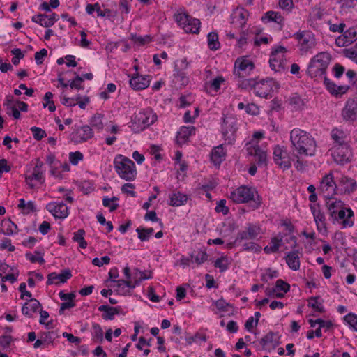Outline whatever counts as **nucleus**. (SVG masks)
<instances>
[{"instance_id": "nucleus-1", "label": "nucleus", "mask_w": 357, "mask_h": 357, "mask_svg": "<svg viewBox=\"0 0 357 357\" xmlns=\"http://www.w3.org/2000/svg\"><path fill=\"white\" fill-rule=\"evenodd\" d=\"M290 141L298 154L310 156L315 154L316 142L306 131L299 128L293 129L290 132Z\"/></svg>"}, {"instance_id": "nucleus-2", "label": "nucleus", "mask_w": 357, "mask_h": 357, "mask_svg": "<svg viewBox=\"0 0 357 357\" xmlns=\"http://www.w3.org/2000/svg\"><path fill=\"white\" fill-rule=\"evenodd\" d=\"M330 61L329 54L324 52L317 54L311 59L307 69V75L315 79H324Z\"/></svg>"}, {"instance_id": "nucleus-3", "label": "nucleus", "mask_w": 357, "mask_h": 357, "mask_svg": "<svg viewBox=\"0 0 357 357\" xmlns=\"http://www.w3.org/2000/svg\"><path fill=\"white\" fill-rule=\"evenodd\" d=\"M114 165L119 176L128 181L135 180L137 170L135 162L122 155H118L114 160Z\"/></svg>"}, {"instance_id": "nucleus-4", "label": "nucleus", "mask_w": 357, "mask_h": 357, "mask_svg": "<svg viewBox=\"0 0 357 357\" xmlns=\"http://www.w3.org/2000/svg\"><path fill=\"white\" fill-rule=\"evenodd\" d=\"M156 120V114L148 107L135 114L130 127L134 132L137 133L152 125Z\"/></svg>"}, {"instance_id": "nucleus-5", "label": "nucleus", "mask_w": 357, "mask_h": 357, "mask_svg": "<svg viewBox=\"0 0 357 357\" xmlns=\"http://www.w3.org/2000/svg\"><path fill=\"white\" fill-rule=\"evenodd\" d=\"M230 199L235 203H246L252 201V208H257L261 205V199L255 189L245 185L240 186L231 192Z\"/></svg>"}, {"instance_id": "nucleus-6", "label": "nucleus", "mask_w": 357, "mask_h": 357, "mask_svg": "<svg viewBox=\"0 0 357 357\" xmlns=\"http://www.w3.org/2000/svg\"><path fill=\"white\" fill-rule=\"evenodd\" d=\"M293 36L298 41V46L302 55L311 52L316 45V40L310 31L297 32Z\"/></svg>"}, {"instance_id": "nucleus-7", "label": "nucleus", "mask_w": 357, "mask_h": 357, "mask_svg": "<svg viewBox=\"0 0 357 357\" xmlns=\"http://www.w3.org/2000/svg\"><path fill=\"white\" fill-rule=\"evenodd\" d=\"M286 52L287 50L283 46H278L271 52L269 63L271 68L275 72H281L285 69L286 59L284 53Z\"/></svg>"}, {"instance_id": "nucleus-8", "label": "nucleus", "mask_w": 357, "mask_h": 357, "mask_svg": "<svg viewBox=\"0 0 357 357\" xmlns=\"http://www.w3.org/2000/svg\"><path fill=\"white\" fill-rule=\"evenodd\" d=\"M279 88V84L272 78L257 81L254 89L256 96L267 98L270 93Z\"/></svg>"}, {"instance_id": "nucleus-9", "label": "nucleus", "mask_w": 357, "mask_h": 357, "mask_svg": "<svg viewBox=\"0 0 357 357\" xmlns=\"http://www.w3.org/2000/svg\"><path fill=\"white\" fill-rule=\"evenodd\" d=\"M334 161L339 165H344L350 161L351 151L347 144L335 145L331 149Z\"/></svg>"}, {"instance_id": "nucleus-10", "label": "nucleus", "mask_w": 357, "mask_h": 357, "mask_svg": "<svg viewBox=\"0 0 357 357\" xmlns=\"http://www.w3.org/2000/svg\"><path fill=\"white\" fill-rule=\"evenodd\" d=\"M74 131L70 134V139L75 144L84 142L93 137L92 128L89 126H74Z\"/></svg>"}, {"instance_id": "nucleus-11", "label": "nucleus", "mask_w": 357, "mask_h": 357, "mask_svg": "<svg viewBox=\"0 0 357 357\" xmlns=\"http://www.w3.org/2000/svg\"><path fill=\"white\" fill-rule=\"evenodd\" d=\"M254 67V63L249 59L245 57L238 58L234 63V74L239 79L243 78L250 74Z\"/></svg>"}, {"instance_id": "nucleus-12", "label": "nucleus", "mask_w": 357, "mask_h": 357, "mask_svg": "<svg viewBox=\"0 0 357 357\" xmlns=\"http://www.w3.org/2000/svg\"><path fill=\"white\" fill-rule=\"evenodd\" d=\"M222 135L231 143L237 130L236 120L233 116H225L222 126Z\"/></svg>"}, {"instance_id": "nucleus-13", "label": "nucleus", "mask_w": 357, "mask_h": 357, "mask_svg": "<svg viewBox=\"0 0 357 357\" xmlns=\"http://www.w3.org/2000/svg\"><path fill=\"white\" fill-rule=\"evenodd\" d=\"M188 62L186 58L181 60H177L174 64V76L178 82H181V85L185 86L188 84L189 79L187 76L185 70L188 68Z\"/></svg>"}, {"instance_id": "nucleus-14", "label": "nucleus", "mask_w": 357, "mask_h": 357, "mask_svg": "<svg viewBox=\"0 0 357 357\" xmlns=\"http://www.w3.org/2000/svg\"><path fill=\"white\" fill-rule=\"evenodd\" d=\"M273 159L275 162L282 169H287L291 165V158L287 151L280 146H275L273 149Z\"/></svg>"}, {"instance_id": "nucleus-15", "label": "nucleus", "mask_w": 357, "mask_h": 357, "mask_svg": "<svg viewBox=\"0 0 357 357\" xmlns=\"http://www.w3.org/2000/svg\"><path fill=\"white\" fill-rule=\"evenodd\" d=\"M336 184L333 179L332 173H329L323 177L321 184L320 190L323 193L324 197L330 199L335 194Z\"/></svg>"}, {"instance_id": "nucleus-16", "label": "nucleus", "mask_w": 357, "mask_h": 357, "mask_svg": "<svg viewBox=\"0 0 357 357\" xmlns=\"http://www.w3.org/2000/svg\"><path fill=\"white\" fill-rule=\"evenodd\" d=\"M247 152L255 158L259 167H266L267 165L266 152L262 150L258 144H247Z\"/></svg>"}, {"instance_id": "nucleus-17", "label": "nucleus", "mask_w": 357, "mask_h": 357, "mask_svg": "<svg viewBox=\"0 0 357 357\" xmlns=\"http://www.w3.org/2000/svg\"><path fill=\"white\" fill-rule=\"evenodd\" d=\"M353 211L347 207H344L342 210L338 211L336 218H334L333 222H338L342 225V228L351 227L354 223Z\"/></svg>"}, {"instance_id": "nucleus-18", "label": "nucleus", "mask_w": 357, "mask_h": 357, "mask_svg": "<svg viewBox=\"0 0 357 357\" xmlns=\"http://www.w3.org/2000/svg\"><path fill=\"white\" fill-rule=\"evenodd\" d=\"M310 210L314 217L317 230L322 233H326L327 227L324 213L320 210V206L318 204L310 205Z\"/></svg>"}, {"instance_id": "nucleus-19", "label": "nucleus", "mask_w": 357, "mask_h": 357, "mask_svg": "<svg viewBox=\"0 0 357 357\" xmlns=\"http://www.w3.org/2000/svg\"><path fill=\"white\" fill-rule=\"evenodd\" d=\"M46 209L56 218L64 219L68 215V208L63 202H51L47 204Z\"/></svg>"}, {"instance_id": "nucleus-20", "label": "nucleus", "mask_w": 357, "mask_h": 357, "mask_svg": "<svg viewBox=\"0 0 357 357\" xmlns=\"http://www.w3.org/2000/svg\"><path fill=\"white\" fill-rule=\"evenodd\" d=\"M260 233V228L259 226L253 224H248L245 230L239 231L235 242L241 241L243 240H254Z\"/></svg>"}, {"instance_id": "nucleus-21", "label": "nucleus", "mask_w": 357, "mask_h": 357, "mask_svg": "<svg viewBox=\"0 0 357 357\" xmlns=\"http://www.w3.org/2000/svg\"><path fill=\"white\" fill-rule=\"evenodd\" d=\"M72 277V273L70 269L62 270L61 273L57 274L56 273H51L47 275V284L50 285L52 284H59L61 283H65L68 279Z\"/></svg>"}, {"instance_id": "nucleus-22", "label": "nucleus", "mask_w": 357, "mask_h": 357, "mask_svg": "<svg viewBox=\"0 0 357 357\" xmlns=\"http://www.w3.org/2000/svg\"><path fill=\"white\" fill-rule=\"evenodd\" d=\"M260 344L264 349H275L280 343L277 333L270 331L260 341Z\"/></svg>"}, {"instance_id": "nucleus-23", "label": "nucleus", "mask_w": 357, "mask_h": 357, "mask_svg": "<svg viewBox=\"0 0 357 357\" xmlns=\"http://www.w3.org/2000/svg\"><path fill=\"white\" fill-rule=\"evenodd\" d=\"M326 205L328 214L333 220L336 218L338 211L342 210L345 206L344 204L341 200L333 198L328 199Z\"/></svg>"}, {"instance_id": "nucleus-24", "label": "nucleus", "mask_w": 357, "mask_h": 357, "mask_svg": "<svg viewBox=\"0 0 357 357\" xmlns=\"http://www.w3.org/2000/svg\"><path fill=\"white\" fill-rule=\"evenodd\" d=\"M344 120L354 121L357 119V103L354 100H349L342 112Z\"/></svg>"}, {"instance_id": "nucleus-25", "label": "nucleus", "mask_w": 357, "mask_h": 357, "mask_svg": "<svg viewBox=\"0 0 357 357\" xmlns=\"http://www.w3.org/2000/svg\"><path fill=\"white\" fill-rule=\"evenodd\" d=\"M150 84L149 75L142 76L137 75L130 79V85L135 90H142L147 88Z\"/></svg>"}, {"instance_id": "nucleus-26", "label": "nucleus", "mask_w": 357, "mask_h": 357, "mask_svg": "<svg viewBox=\"0 0 357 357\" xmlns=\"http://www.w3.org/2000/svg\"><path fill=\"white\" fill-rule=\"evenodd\" d=\"M25 181L30 188H34L38 184H43L45 182L43 172L33 169L31 174L26 176Z\"/></svg>"}, {"instance_id": "nucleus-27", "label": "nucleus", "mask_w": 357, "mask_h": 357, "mask_svg": "<svg viewBox=\"0 0 357 357\" xmlns=\"http://www.w3.org/2000/svg\"><path fill=\"white\" fill-rule=\"evenodd\" d=\"M41 307L40 303L36 298H30L22 307V312L28 317H32L33 314L36 312Z\"/></svg>"}, {"instance_id": "nucleus-28", "label": "nucleus", "mask_w": 357, "mask_h": 357, "mask_svg": "<svg viewBox=\"0 0 357 357\" xmlns=\"http://www.w3.org/2000/svg\"><path fill=\"white\" fill-rule=\"evenodd\" d=\"M169 205L178 207L184 205L189 199V197L187 195L176 190L169 195Z\"/></svg>"}, {"instance_id": "nucleus-29", "label": "nucleus", "mask_w": 357, "mask_h": 357, "mask_svg": "<svg viewBox=\"0 0 357 357\" xmlns=\"http://www.w3.org/2000/svg\"><path fill=\"white\" fill-rule=\"evenodd\" d=\"M226 157V151L223 145L214 147L211 152V160L215 166H220Z\"/></svg>"}, {"instance_id": "nucleus-30", "label": "nucleus", "mask_w": 357, "mask_h": 357, "mask_svg": "<svg viewBox=\"0 0 357 357\" xmlns=\"http://www.w3.org/2000/svg\"><path fill=\"white\" fill-rule=\"evenodd\" d=\"M324 83L328 91L333 96H337L345 93L349 87L346 86H337L335 83L331 82L326 76H324Z\"/></svg>"}, {"instance_id": "nucleus-31", "label": "nucleus", "mask_w": 357, "mask_h": 357, "mask_svg": "<svg viewBox=\"0 0 357 357\" xmlns=\"http://www.w3.org/2000/svg\"><path fill=\"white\" fill-rule=\"evenodd\" d=\"M248 12L243 8H236L231 15V23L238 24L243 28L246 24Z\"/></svg>"}, {"instance_id": "nucleus-32", "label": "nucleus", "mask_w": 357, "mask_h": 357, "mask_svg": "<svg viewBox=\"0 0 357 357\" xmlns=\"http://www.w3.org/2000/svg\"><path fill=\"white\" fill-rule=\"evenodd\" d=\"M288 266L293 271L300 268V257L298 250H293L287 253L285 257Z\"/></svg>"}, {"instance_id": "nucleus-33", "label": "nucleus", "mask_w": 357, "mask_h": 357, "mask_svg": "<svg viewBox=\"0 0 357 357\" xmlns=\"http://www.w3.org/2000/svg\"><path fill=\"white\" fill-rule=\"evenodd\" d=\"M195 134V128L193 126H183L177 134V141L180 144L187 142L189 137Z\"/></svg>"}, {"instance_id": "nucleus-34", "label": "nucleus", "mask_w": 357, "mask_h": 357, "mask_svg": "<svg viewBox=\"0 0 357 357\" xmlns=\"http://www.w3.org/2000/svg\"><path fill=\"white\" fill-rule=\"evenodd\" d=\"M290 289V285L282 280H278L275 282V287L273 288H266V294L268 296H273L276 291H282L287 293Z\"/></svg>"}, {"instance_id": "nucleus-35", "label": "nucleus", "mask_w": 357, "mask_h": 357, "mask_svg": "<svg viewBox=\"0 0 357 357\" xmlns=\"http://www.w3.org/2000/svg\"><path fill=\"white\" fill-rule=\"evenodd\" d=\"M340 184L343 187L344 192L347 193L355 191L357 188L356 181L345 176L341 177Z\"/></svg>"}, {"instance_id": "nucleus-36", "label": "nucleus", "mask_w": 357, "mask_h": 357, "mask_svg": "<svg viewBox=\"0 0 357 357\" xmlns=\"http://www.w3.org/2000/svg\"><path fill=\"white\" fill-rule=\"evenodd\" d=\"M200 24L199 20L191 17L183 29L186 33H197Z\"/></svg>"}, {"instance_id": "nucleus-37", "label": "nucleus", "mask_w": 357, "mask_h": 357, "mask_svg": "<svg viewBox=\"0 0 357 357\" xmlns=\"http://www.w3.org/2000/svg\"><path fill=\"white\" fill-rule=\"evenodd\" d=\"M113 282L116 283V286L117 287L116 291L119 294L125 295L129 291L125 289V287L129 289H134L135 285H132V280H112Z\"/></svg>"}, {"instance_id": "nucleus-38", "label": "nucleus", "mask_w": 357, "mask_h": 357, "mask_svg": "<svg viewBox=\"0 0 357 357\" xmlns=\"http://www.w3.org/2000/svg\"><path fill=\"white\" fill-rule=\"evenodd\" d=\"M151 278L150 273H147L146 271H141L136 268L134 270L132 276V285H135V288L138 286L142 280L149 279Z\"/></svg>"}, {"instance_id": "nucleus-39", "label": "nucleus", "mask_w": 357, "mask_h": 357, "mask_svg": "<svg viewBox=\"0 0 357 357\" xmlns=\"http://www.w3.org/2000/svg\"><path fill=\"white\" fill-rule=\"evenodd\" d=\"M282 241V238H278L277 237L272 238L270 242V245L264 247V252L266 254L277 252L281 246Z\"/></svg>"}, {"instance_id": "nucleus-40", "label": "nucleus", "mask_w": 357, "mask_h": 357, "mask_svg": "<svg viewBox=\"0 0 357 357\" xmlns=\"http://www.w3.org/2000/svg\"><path fill=\"white\" fill-rule=\"evenodd\" d=\"M331 137L336 144L335 145L346 144L345 134L342 130L337 128L333 129L331 131Z\"/></svg>"}, {"instance_id": "nucleus-41", "label": "nucleus", "mask_w": 357, "mask_h": 357, "mask_svg": "<svg viewBox=\"0 0 357 357\" xmlns=\"http://www.w3.org/2000/svg\"><path fill=\"white\" fill-rule=\"evenodd\" d=\"M3 227L5 229H2L1 232L7 236H11L13 234L17 232V227L16 224L8 220L3 222Z\"/></svg>"}, {"instance_id": "nucleus-42", "label": "nucleus", "mask_w": 357, "mask_h": 357, "mask_svg": "<svg viewBox=\"0 0 357 357\" xmlns=\"http://www.w3.org/2000/svg\"><path fill=\"white\" fill-rule=\"evenodd\" d=\"M208 46L211 50H217L220 48V43L218 41V36L215 32H211L207 36Z\"/></svg>"}, {"instance_id": "nucleus-43", "label": "nucleus", "mask_w": 357, "mask_h": 357, "mask_svg": "<svg viewBox=\"0 0 357 357\" xmlns=\"http://www.w3.org/2000/svg\"><path fill=\"white\" fill-rule=\"evenodd\" d=\"M85 231L82 229H79L77 232L74 233L73 240L77 242L79 246L82 249H85L87 247V242L84 240V236Z\"/></svg>"}, {"instance_id": "nucleus-44", "label": "nucleus", "mask_w": 357, "mask_h": 357, "mask_svg": "<svg viewBox=\"0 0 357 357\" xmlns=\"http://www.w3.org/2000/svg\"><path fill=\"white\" fill-rule=\"evenodd\" d=\"M257 80L255 79H239L238 82V87L249 90V89H254L255 84H256Z\"/></svg>"}, {"instance_id": "nucleus-45", "label": "nucleus", "mask_w": 357, "mask_h": 357, "mask_svg": "<svg viewBox=\"0 0 357 357\" xmlns=\"http://www.w3.org/2000/svg\"><path fill=\"white\" fill-rule=\"evenodd\" d=\"M35 255L31 254V252H27L25 255V257L27 259H29L31 263H39L40 264H43L45 263V259L43 257V253L36 250L34 252Z\"/></svg>"}, {"instance_id": "nucleus-46", "label": "nucleus", "mask_w": 357, "mask_h": 357, "mask_svg": "<svg viewBox=\"0 0 357 357\" xmlns=\"http://www.w3.org/2000/svg\"><path fill=\"white\" fill-rule=\"evenodd\" d=\"M267 20L268 22H275L278 24H282L284 19L283 17L277 12L274 11H268L265 14V17H262V20Z\"/></svg>"}, {"instance_id": "nucleus-47", "label": "nucleus", "mask_w": 357, "mask_h": 357, "mask_svg": "<svg viewBox=\"0 0 357 357\" xmlns=\"http://www.w3.org/2000/svg\"><path fill=\"white\" fill-rule=\"evenodd\" d=\"M319 298H320L319 296L310 297L308 299L307 305L309 307H311L312 308L315 310L317 312H324V307L322 303L318 301Z\"/></svg>"}, {"instance_id": "nucleus-48", "label": "nucleus", "mask_w": 357, "mask_h": 357, "mask_svg": "<svg viewBox=\"0 0 357 357\" xmlns=\"http://www.w3.org/2000/svg\"><path fill=\"white\" fill-rule=\"evenodd\" d=\"M103 116L100 114H96L91 119L90 123L91 126L98 130H102L104 127L102 123Z\"/></svg>"}, {"instance_id": "nucleus-49", "label": "nucleus", "mask_w": 357, "mask_h": 357, "mask_svg": "<svg viewBox=\"0 0 357 357\" xmlns=\"http://www.w3.org/2000/svg\"><path fill=\"white\" fill-rule=\"evenodd\" d=\"M289 102L296 110L302 109L304 105V102L302 98L296 94L294 95L289 98Z\"/></svg>"}, {"instance_id": "nucleus-50", "label": "nucleus", "mask_w": 357, "mask_h": 357, "mask_svg": "<svg viewBox=\"0 0 357 357\" xmlns=\"http://www.w3.org/2000/svg\"><path fill=\"white\" fill-rule=\"evenodd\" d=\"M309 324L310 327H315L316 324H318L319 325L320 328H324L326 329H329L332 326V323L330 321H324L321 319H317L316 320L310 319Z\"/></svg>"}, {"instance_id": "nucleus-51", "label": "nucleus", "mask_w": 357, "mask_h": 357, "mask_svg": "<svg viewBox=\"0 0 357 357\" xmlns=\"http://www.w3.org/2000/svg\"><path fill=\"white\" fill-rule=\"evenodd\" d=\"M228 265L229 263L226 257L218 258L214 263L215 267L218 268L221 272L226 271L228 268Z\"/></svg>"}, {"instance_id": "nucleus-52", "label": "nucleus", "mask_w": 357, "mask_h": 357, "mask_svg": "<svg viewBox=\"0 0 357 357\" xmlns=\"http://www.w3.org/2000/svg\"><path fill=\"white\" fill-rule=\"evenodd\" d=\"M344 319L351 328L357 331V315L349 313L346 315Z\"/></svg>"}, {"instance_id": "nucleus-53", "label": "nucleus", "mask_w": 357, "mask_h": 357, "mask_svg": "<svg viewBox=\"0 0 357 357\" xmlns=\"http://www.w3.org/2000/svg\"><path fill=\"white\" fill-rule=\"evenodd\" d=\"M31 131L33 134V138L36 140H40L46 136V132L44 130L38 127H31Z\"/></svg>"}, {"instance_id": "nucleus-54", "label": "nucleus", "mask_w": 357, "mask_h": 357, "mask_svg": "<svg viewBox=\"0 0 357 357\" xmlns=\"http://www.w3.org/2000/svg\"><path fill=\"white\" fill-rule=\"evenodd\" d=\"M93 328V337L98 340L102 341L103 340V331L102 328L98 324H93L92 326Z\"/></svg>"}, {"instance_id": "nucleus-55", "label": "nucleus", "mask_w": 357, "mask_h": 357, "mask_svg": "<svg viewBox=\"0 0 357 357\" xmlns=\"http://www.w3.org/2000/svg\"><path fill=\"white\" fill-rule=\"evenodd\" d=\"M10 52L15 56L12 59V63L15 66L18 65L20 60L24 57V53L22 52L19 48L12 50Z\"/></svg>"}, {"instance_id": "nucleus-56", "label": "nucleus", "mask_w": 357, "mask_h": 357, "mask_svg": "<svg viewBox=\"0 0 357 357\" xmlns=\"http://www.w3.org/2000/svg\"><path fill=\"white\" fill-rule=\"evenodd\" d=\"M190 17L191 16L186 13H178L175 15L176 21L182 28H183V26L185 25Z\"/></svg>"}, {"instance_id": "nucleus-57", "label": "nucleus", "mask_w": 357, "mask_h": 357, "mask_svg": "<svg viewBox=\"0 0 357 357\" xmlns=\"http://www.w3.org/2000/svg\"><path fill=\"white\" fill-rule=\"evenodd\" d=\"M346 37L349 39L347 42L352 43L357 39V27H351L344 33Z\"/></svg>"}, {"instance_id": "nucleus-58", "label": "nucleus", "mask_w": 357, "mask_h": 357, "mask_svg": "<svg viewBox=\"0 0 357 357\" xmlns=\"http://www.w3.org/2000/svg\"><path fill=\"white\" fill-rule=\"evenodd\" d=\"M132 39L135 43L139 45H144L151 41V38L149 35H146L144 36H133Z\"/></svg>"}, {"instance_id": "nucleus-59", "label": "nucleus", "mask_w": 357, "mask_h": 357, "mask_svg": "<svg viewBox=\"0 0 357 357\" xmlns=\"http://www.w3.org/2000/svg\"><path fill=\"white\" fill-rule=\"evenodd\" d=\"M69 160L72 165H77L83 160V154L79 151L71 152L69 155Z\"/></svg>"}, {"instance_id": "nucleus-60", "label": "nucleus", "mask_w": 357, "mask_h": 357, "mask_svg": "<svg viewBox=\"0 0 357 357\" xmlns=\"http://www.w3.org/2000/svg\"><path fill=\"white\" fill-rule=\"evenodd\" d=\"M244 250L252 251L255 253H259L261 251V248L254 242H249L244 243L243 245Z\"/></svg>"}, {"instance_id": "nucleus-61", "label": "nucleus", "mask_w": 357, "mask_h": 357, "mask_svg": "<svg viewBox=\"0 0 357 357\" xmlns=\"http://www.w3.org/2000/svg\"><path fill=\"white\" fill-rule=\"evenodd\" d=\"M215 211L227 215L229 213V208L226 206V200L221 199L217 203Z\"/></svg>"}, {"instance_id": "nucleus-62", "label": "nucleus", "mask_w": 357, "mask_h": 357, "mask_svg": "<svg viewBox=\"0 0 357 357\" xmlns=\"http://www.w3.org/2000/svg\"><path fill=\"white\" fill-rule=\"evenodd\" d=\"M83 81V77L79 75H77L76 77L70 82L69 86L71 89H76L78 90L82 89H83V86H82Z\"/></svg>"}, {"instance_id": "nucleus-63", "label": "nucleus", "mask_w": 357, "mask_h": 357, "mask_svg": "<svg viewBox=\"0 0 357 357\" xmlns=\"http://www.w3.org/2000/svg\"><path fill=\"white\" fill-rule=\"evenodd\" d=\"M47 56V50L46 49H42L39 52H36L34 59L37 64H42L43 59Z\"/></svg>"}, {"instance_id": "nucleus-64", "label": "nucleus", "mask_w": 357, "mask_h": 357, "mask_svg": "<svg viewBox=\"0 0 357 357\" xmlns=\"http://www.w3.org/2000/svg\"><path fill=\"white\" fill-rule=\"evenodd\" d=\"M110 261V258L108 256H104L100 259L96 257L92 260V264L94 266L100 267L103 264H108Z\"/></svg>"}]
</instances>
